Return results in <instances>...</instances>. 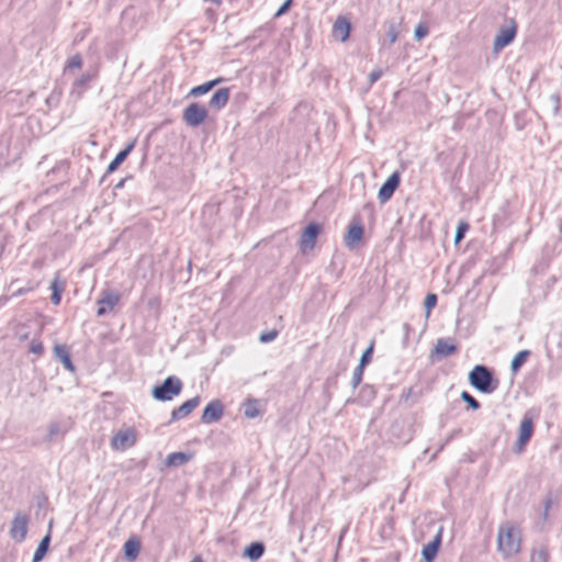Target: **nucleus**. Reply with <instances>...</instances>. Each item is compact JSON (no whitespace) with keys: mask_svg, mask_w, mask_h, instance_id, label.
<instances>
[{"mask_svg":"<svg viewBox=\"0 0 562 562\" xmlns=\"http://www.w3.org/2000/svg\"><path fill=\"white\" fill-rule=\"evenodd\" d=\"M191 562H204L201 557H195Z\"/></svg>","mask_w":562,"mask_h":562,"instance_id":"45","label":"nucleus"},{"mask_svg":"<svg viewBox=\"0 0 562 562\" xmlns=\"http://www.w3.org/2000/svg\"><path fill=\"white\" fill-rule=\"evenodd\" d=\"M521 532L517 525L505 521L498 527L497 549L503 558L508 559L520 551Z\"/></svg>","mask_w":562,"mask_h":562,"instance_id":"1","label":"nucleus"},{"mask_svg":"<svg viewBox=\"0 0 562 562\" xmlns=\"http://www.w3.org/2000/svg\"><path fill=\"white\" fill-rule=\"evenodd\" d=\"M222 81H223V78H217V79L207 81L203 85L196 86L191 89L190 95L200 97L202 94H205Z\"/></svg>","mask_w":562,"mask_h":562,"instance_id":"25","label":"nucleus"},{"mask_svg":"<svg viewBox=\"0 0 562 562\" xmlns=\"http://www.w3.org/2000/svg\"><path fill=\"white\" fill-rule=\"evenodd\" d=\"M428 34V27L423 24V23H419L416 29H415V32H414V35H415V38L417 41H420L422 38H424L426 35Z\"/></svg>","mask_w":562,"mask_h":562,"instance_id":"37","label":"nucleus"},{"mask_svg":"<svg viewBox=\"0 0 562 562\" xmlns=\"http://www.w3.org/2000/svg\"><path fill=\"white\" fill-rule=\"evenodd\" d=\"M548 551L544 548L533 550L531 554V562H548Z\"/></svg>","mask_w":562,"mask_h":562,"instance_id":"32","label":"nucleus"},{"mask_svg":"<svg viewBox=\"0 0 562 562\" xmlns=\"http://www.w3.org/2000/svg\"><path fill=\"white\" fill-rule=\"evenodd\" d=\"M43 344L38 339H33L30 344V351L34 355L41 356L43 353Z\"/></svg>","mask_w":562,"mask_h":562,"instance_id":"36","label":"nucleus"},{"mask_svg":"<svg viewBox=\"0 0 562 562\" xmlns=\"http://www.w3.org/2000/svg\"><path fill=\"white\" fill-rule=\"evenodd\" d=\"M49 541H50L49 535L45 536L41 540L35 553L33 555V562H40L43 560L44 555L46 554V552L48 550Z\"/></svg>","mask_w":562,"mask_h":562,"instance_id":"27","label":"nucleus"},{"mask_svg":"<svg viewBox=\"0 0 562 562\" xmlns=\"http://www.w3.org/2000/svg\"><path fill=\"white\" fill-rule=\"evenodd\" d=\"M134 144L135 143L132 142L115 156V158L108 166V170H106L108 173H112L119 168V166L126 159V157L133 150Z\"/></svg>","mask_w":562,"mask_h":562,"instance_id":"20","label":"nucleus"},{"mask_svg":"<svg viewBox=\"0 0 562 562\" xmlns=\"http://www.w3.org/2000/svg\"><path fill=\"white\" fill-rule=\"evenodd\" d=\"M386 35H387V38L391 44H393L397 41L398 32H397L396 26L393 23L390 24Z\"/></svg>","mask_w":562,"mask_h":562,"instance_id":"41","label":"nucleus"},{"mask_svg":"<svg viewBox=\"0 0 562 562\" xmlns=\"http://www.w3.org/2000/svg\"><path fill=\"white\" fill-rule=\"evenodd\" d=\"M529 355H530L529 350L519 351L512 360V363H510L512 371L517 372L521 368V366L526 362Z\"/></svg>","mask_w":562,"mask_h":562,"instance_id":"28","label":"nucleus"},{"mask_svg":"<svg viewBox=\"0 0 562 562\" xmlns=\"http://www.w3.org/2000/svg\"><path fill=\"white\" fill-rule=\"evenodd\" d=\"M229 95H231V90L229 88H221L218 89L211 98L209 104L212 109L214 110H221L223 109L228 100H229Z\"/></svg>","mask_w":562,"mask_h":562,"instance_id":"16","label":"nucleus"},{"mask_svg":"<svg viewBox=\"0 0 562 562\" xmlns=\"http://www.w3.org/2000/svg\"><path fill=\"white\" fill-rule=\"evenodd\" d=\"M319 232L321 226L317 223H310L306 226L300 239V247L303 252L314 248Z\"/></svg>","mask_w":562,"mask_h":562,"instance_id":"10","label":"nucleus"},{"mask_svg":"<svg viewBox=\"0 0 562 562\" xmlns=\"http://www.w3.org/2000/svg\"><path fill=\"white\" fill-rule=\"evenodd\" d=\"M54 353L60 360V362L64 364V367L67 370L74 371V364L71 362V359H70L67 346H65V345H56L54 347Z\"/></svg>","mask_w":562,"mask_h":562,"instance_id":"21","label":"nucleus"},{"mask_svg":"<svg viewBox=\"0 0 562 562\" xmlns=\"http://www.w3.org/2000/svg\"><path fill=\"white\" fill-rule=\"evenodd\" d=\"M551 100L553 102V111H554V113H558L560 99L557 94H552Z\"/></svg>","mask_w":562,"mask_h":562,"instance_id":"44","label":"nucleus"},{"mask_svg":"<svg viewBox=\"0 0 562 562\" xmlns=\"http://www.w3.org/2000/svg\"><path fill=\"white\" fill-rule=\"evenodd\" d=\"M81 66H82V58L80 55L76 54L68 59L64 71L67 72L72 69H79V68H81Z\"/></svg>","mask_w":562,"mask_h":562,"instance_id":"30","label":"nucleus"},{"mask_svg":"<svg viewBox=\"0 0 562 562\" xmlns=\"http://www.w3.org/2000/svg\"><path fill=\"white\" fill-rule=\"evenodd\" d=\"M265 546L261 542H252L245 550L244 555L251 561H257L263 555Z\"/></svg>","mask_w":562,"mask_h":562,"instance_id":"24","label":"nucleus"},{"mask_svg":"<svg viewBox=\"0 0 562 562\" xmlns=\"http://www.w3.org/2000/svg\"><path fill=\"white\" fill-rule=\"evenodd\" d=\"M48 434H49L50 439H53L59 435H63L64 431L60 429V426L58 423H52L48 427Z\"/></svg>","mask_w":562,"mask_h":562,"instance_id":"40","label":"nucleus"},{"mask_svg":"<svg viewBox=\"0 0 562 562\" xmlns=\"http://www.w3.org/2000/svg\"><path fill=\"white\" fill-rule=\"evenodd\" d=\"M533 434V418L530 413H526L520 422L518 429L517 448L522 450Z\"/></svg>","mask_w":562,"mask_h":562,"instance_id":"8","label":"nucleus"},{"mask_svg":"<svg viewBox=\"0 0 562 562\" xmlns=\"http://www.w3.org/2000/svg\"><path fill=\"white\" fill-rule=\"evenodd\" d=\"M223 413H224L223 404L217 400L212 401L211 403H209L205 406V408L202 413V416H201V420L204 424L215 423L222 418Z\"/></svg>","mask_w":562,"mask_h":562,"instance_id":"11","label":"nucleus"},{"mask_svg":"<svg viewBox=\"0 0 562 562\" xmlns=\"http://www.w3.org/2000/svg\"><path fill=\"white\" fill-rule=\"evenodd\" d=\"M373 349H374V341H371L369 347L363 351L358 366L364 368L371 361L372 355H373Z\"/></svg>","mask_w":562,"mask_h":562,"instance_id":"31","label":"nucleus"},{"mask_svg":"<svg viewBox=\"0 0 562 562\" xmlns=\"http://www.w3.org/2000/svg\"><path fill=\"white\" fill-rule=\"evenodd\" d=\"M362 237H363V227L360 224L350 225L349 229L345 236V245L349 249H355L358 247Z\"/></svg>","mask_w":562,"mask_h":562,"instance_id":"15","label":"nucleus"},{"mask_svg":"<svg viewBox=\"0 0 562 562\" xmlns=\"http://www.w3.org/2000/svg\"><path fill=\"white\" fill-rule=\"evenodd\" d=\"M440 543H441V532H438L437 536L434 538V540L430 541L429 543H427L423 548L422 554L426 562L434 561V559L438 552Z\"/></svg>","mask_w":562,"mask_h":562,"instance_id":"18","label":"nucleus"},{"mask_svg":"<svg viewBox=\"0 0 562 562\" xmlns=\"http://www.w3.org/2000/svg\"><path fill=\"white\" fill-rule=\"evenodd\" d=\"M382 70L380 68H376L372 70L369 75V83L372 86L374 82H376L382 77Z\"/></svg>","mask_w":562,"mask_h":562,"instance_id":"42","label":"nucleus"},{"mask_svg":"<svg viewBox=\"0 0 562 562\" xmlns=\"http://www.w3.org/2000/svg\"><path fill=\"white\" fill-rule=\"evenodd\" d=\"M244 414L248 418H255L259 415L258 402L256 400L248 401L245 404Z\"/></svg>","mask_w":562,"mask_h":562,"instance_id":"29","label":"nucleus"},{"mask_svg":"<svg viewBox=\"0 0 562 562\" xmlns=\"http://www.w3.org/2000/svg\"><path fill=\"white\" fill-rule=\"evenodd\" d=\"M137 441V432L133 428L120 429L111 440V447L115 451H125Z\"/></svg>","mask_w":562,"mask_h":562,"instance_id":"4","label":"nucleus"},{"mask_svg":"<svg viewBox=\"0 0 562 562\" xmlns=\"http://www.w3.org/2000/svg\"><path fill=\"white\" fill-rule=\"evenodd\" d=\"M64 289H65V283L59 280V276L57 274L50 283V290H52L50 301L53 304L58 305L60 303L61 293H63Z\"/></svg>","mask_w":562,"mask_h":562,"instance_id":"23","label":"nucleus"},{"mask_svg":"<svg viewBox=\"0 0 562 562\" xmlns=\"http://www.w3.org/2000/svg\"><path fill=\"white\" fill-rule=\"evenodd\" d=\"M350 22L345 16H338L333 26V36L346 42L350 35Z\"/></svg>","mask_w":562,"mask_h":562,"instance_id":"14","label":"nucleus"},{"mask_svg":"<svg viewBox=\"0 0 562 562\" xmlns=\"http://www.w3.org/2000/svg\"><path fill=\"white\" fill-rule=\"evenodd\" d=\"M200 402V396H194L186 401L182 405L172 411L171 420H178L187 417L194 408L199 406Z\"/></svg>","mask_w":562,"mask_h":562,"instance_id":"13","label":"nucleus"},{"mask_svg":"<svg viewBox=\"0 0 562 562\" xmlns=\"http://www.w3.org/2000/svg\"><path fill=\"white\" fill-rule=\"evenodd\" d=\"M206 117L207 111L205 106L199 103H191L183 111V121L191 127L201 125Z\"/></svg>","mask_w":562,"mask_h":562,"instance_id":"5","label":"nucleus"},{"mask_svg":"<svg viewBox=\"0 0 562 562\" xmlns=\"http://www.w3.org/2000/svg\"><path fill=\"white\" fill-rule=\"evenodd\" d=\"M29 520V516L24 513L18 512L14 515L10 528V537L14 541L22 542L25 539L27 533Z\"/></svg>","mask_w":562,"mask_h":562,"instance_id":"7","label":"nucleus"},{"mask_svg":"<svg viewBox=\"0 0 562 562\" xmlns=\"http://www.w3.org/2000/svg\"><path fill=\"white\" fill-rule=\"evenodd\" d=\"M510 25L506 27H502L498 34L494 38V50L499 52L505 46L509 45L516 35L517 25L514 20H510Z\"/></svg>","mask_w":562,"mask_h":562,"instance_id":"9","label":"nucleus"},{"mask_svg":"<svg viewBox=\"0 0 562 562\" xmlns=\"http://www.w3.org/2000/svg\"><path fill=\"white\" fill-rule=\"evenodd\" d=\"M191 459H192V454L191 453L172 452V453L168 454L167 460H166V464L168 467H179V465L186 464Z\"/></svg>","mask_w":562,"mask_h":562,"instance_id":"22","label":"nucleus"},{"mask_svg":"<svg viewBox=\"0 0 562 562\" xmlns=\"http://www.w3.org/2000/svg\"><path fill=\"white\" fill-rule=\"evenodd\" d=\"M400 184V173L393 172L379 190L378 198L381 203L389 201Z\"/></svg>","mask_w":562,"mask_h":562,"instance_id":"12","label":"nucleus"},{"mask_svg":"<svg viewBox=\"0 0 562 562\" xmlns=\"http://www.w3.org/2000/svg\"><path fill=\"white\" fill-rule=\"evenodd\" d=\"M363 370H364V368L360 367V366H358L355 369L352 378H351V386L353 389H356L361 383L362 376H363Z\"/></svg>","mask_w":562,"mask_h":562,"instance_id":"33","label":"nucleus"},{"mask_svg":"<svg viewBox=\"0 0 562 562\" xmlns=\"http://www.w3.org/2000/svg\"><path fill=\"white\" fill-rule=\"evenodd\" d=\"M456 350H457V346L453 342V339L440 338L436 342L434 353L441 356V357H448V356L454 353Z\"/></svg>","mask_w":562,"mask_h":562,"instance_id":"17","label":"nucleus"},{"mask_svg":"<svg viewBox=\"0 0 562 562\" xmlns=\"http://www.w3.org/2000/svg\"><path fill=\"white\" fill-rule=\"evenodd\" d=\"M121 300V294L116 291L104 290L101 293V297L98 300L99 308L97 311L98 316H104L111 313Z\"/></svg>","mask_w":562,"mask_h":562,"instance_id":"6","label":"nucleus"},{"mask_svg":"<svg viewBox=\"0 0 562 562\" xmlns=\"http://www.w3.org/2000/svg\"><path fill=\"white\" fill-rule=\"evenodd\" d=\"M139 549H140V543L137 539L127 540L124 544L125 557L128 560L134 561L139 553Z\"/></svg>","mask_w":562,"mask_h":562,"instance_id":"26","label":"nucleus"},{"mask_svg":"<svg viewBox=\"0 0 562 562\" xmlns=\"http://www.w3.org/2000/svg\"><path fill=\"white\" fill-rule=\"evenodd\" d=\"M182 385L179 378L175 375L168 376L161 385L154 387L153 396L158 401H171L180 394Z\"/></svg>","mask_w":562,"mask_h":562,"instance_id":"3","label":"nucleus"},{"mask_svg":"<svg viewBox=\"0 0 562 562\" xmlns=\"http://www.w3.org/2000/svg\"><path fill=\"white\" fill-rule=\"evenodd\" d=\"M94 75L91 74H83L80 78H78L74 83L71 88V94L76 95L77 99H79L85 90L88 87V83L92 80Z\"/></svg>","mask_w":562,"mask_h":562,"instance_id":"19","label":"nucleus"},{"mask_svg":"<svg viewBox=\"0 0 562 562\" xmlns=\"http://www.w3.org/2000/svg\"><path fill=\"white\" fill-rule=\"evenodd\" d=\"M278 336V333L276 330H270V331H266V333H262L259 337V340L263 344H268V342H271L273 341Z\"/></svg>","mask_w":562,"mask_h":562,"instance_id":"38","label":"nucleus"},{"mask_svg":"<svg viewBox=\"0 0 562 562\" xmlns=\"http://www.w3.org/2000/svg\"><path fill=\"white\" fill-rule=\"evenodd\" d=\"M292 1H293V0H286V1H285V2H284V3L279 8V10L277 11V13H276V18H279V16H281L282 14H284V13L289 10V8H290V5H291Z\"/></svg>","mask_w":562,"mask_h":562,"instance_id":"43","label":"nucleus"},{"mask_svg":"<svg viewBox=\"0 0 562 562\" xmlns=\"http://www.w3.org/2000/svg\"><path fill=\"white\" fill-rule=\"evenodd\" d=\"M437 304V295L434 293H430L425 299V308H426V316L428 317L430 315V311L436 306Z\"/></svg>","mask_w":562,"mask_h":562,"instance_id":"34","label":"nucleus"},{"mask_svg":"<svg viewBox=\"0 0 562 562\" xmlns=\"http://www.w3.org/2000/svg\"><path fill=\"white\" fill-rule=\"evenodd\" d=\"M470 383L482 393H492L496 385H493V376L484 366H475L469 374Z\"/></svg>","mask_w":562,"mask_h":562,"instance_id":"2","label":"nucleus"},{"mask_svg":"<svg viewBox=\"0 0 562 562\" xmlns=\"http://www.w3.org/2000/svg\"><path fill=\"white\" fill-rule=\"evenodd\" d=\"M468 227H469L468 224L463 223V222H461L458 225V228H457V232H456V236H454V241L456 243H459L464 237V233L467 232Z\"/></svg>","mask_w":562,"mask_h":562,"instance_id":"39","label":"nucleus"},{"mask_svg":"<svg viewBox=\"0 0 562 562\" xmlns=\"http://www.w3.org/2000/svg\"><path fill=\"white\" fill-rule=\"evenodd\" d=\"M461 398L472 408V409H479L480 403L467 391H463L461 393Z\"/></svg>","mask_w":562,"mask_h":562,"instance_id":"35","label":"nucleus"}]
</instances>
